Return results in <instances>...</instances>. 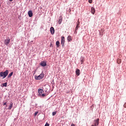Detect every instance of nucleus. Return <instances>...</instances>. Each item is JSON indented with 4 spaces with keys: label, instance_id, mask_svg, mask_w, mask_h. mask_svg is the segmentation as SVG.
Returning <instances> with one entry per match:
<instances>
[{
    "label": "nucleus",
    "instance_id": "1",
    "mask_svg": "<svg viewBox=\"0 0 126 126\" xmlns=\"http://www.w3.org/2000/svg\"><path fill=\"white\" fill-rule=\"evenodd\" d=\"M8 75V70H5V71L4 72H0V76H1V77H3L2 78L3 79L5 78Z\"/></svg>",
    "mask_w": 126,
    "mask_h": 126
},
{
    "label": "nucleus",
    "instance_id": "2",
    "mask_svg": "<svg viewBox=\"0 0 126 126\" xmlns=\"http://www.w3.org/2000/svg\"><path fill=\"white\" fill-rule=\"evenodd\" d=\"M35 78L36 80H40V79H43V78H44V74L41 73L38 76H35Z\"/></svg>",
    "mask_w": 126,
    "mask_h": 126
},
{
    "label": "nucleus",
    "instance_id": "3",
    "mask_svg": "<svg viewBox=\"0 0 126 126\" xmlns=\"http://www.w3.org/2000/svg\"><path fill=\"white\" fill-rule=\"evenodd\" d=\"M65 40H64V36H62L61 39V45L62 47H64V43Z\"/></svg>",
    "mask_w": 126,
    "mask_h": 126
},
{
    "label": "nucleus",
    "instance_id": "4",
    "mask_svg": "<svg viewBox=\"0 0 126 126\" xmlns=\"http://www.w3.org/2000/svg\"><path fill=\"white\" fill-rule=\"evenodd\" d=\"M10 42V38L6 39L4 40V44L5 45H6V46H7Z\"/></svg>",
    "mask_w": 126,
    "mask_h": 126
},
{
    "label": "nucleus",
    "instance_id": "5",
    "mask_svg": "<svg viewBox=\"0 0 126 126\" xmlns=\"http://www.w3.org/2000/svg\"><path fill=\"white\" fill-rule=\"evenodd\" d=\"M40 65H41V66H47V62L46 61H42L40 63Z\"/></svg>",
    "mask_w": 126,
    "mask_h": 126
},
{
    "label": "nucleus",
    "instance_id": "6",
    "mask_svg": "<svg viewBox=\"0 0 126 126\" xmlns=\"http://www.w3.org/2000/svg\"><path fill=\"white\" fill-rule=\"evenodd\" d=\"M99 121H100V120L99 119V118H98V119H96V120H95L94 121V126H98V125H99Z\"/></svg>",
    "mask_w": 126,
    "mask_h": 126
},
{
    "label": "nucleus",
    "instance_id": "7",
    "mask_svg": "<svg viewBox=\"0 0 126 126\" xmlns=\"http://www.w3.org/2000/svg\"><path fill=\"white\" fill-rule=\"evenodd\" d=\"M45 92H46L45 94H41V96L42 97H45V96H47V95H48L49 94V91H48V89H47V90H45Z\"/></svg>",
    "mask_w": 126,
    "mask_h": 126
},
{
    "label": "nucleus",
    "instance_id": "8",
    "mask_svg": "<svg viewBox=\"0 0 126 126\" xmlns=\"http://www.w3.org/2000/svg\"><path fill=\"white\" fill-rule=\"evenodd\" d=\"M75 73L77 76H79V75H80V70H79V69H76Z\"/></svg>",
    "mask_w": 126,
    "mask_h": 126
},
{
    "label": "nucleus",
    "instance_id": "9",
    "mask_svg": "<svg viewBox=\"0 0 126 126\" xmlns=\"http://www.w3.org/2000/svg\"><path fill=\"white\" fill-rule=\"evenodd\" d=\"M28 14L30 17H32L33 16V13H32V11H29L28 12Z\"/></svg>",
    "mask_w": 126,
    "mask_h": 126
},
{
    "label": "nucleus",
    "instance_id": "10",
    "mask_svg": "<svg viewBox=\"0 0 126 126\" xmlns=\"http://www.w3.org/2000/svg\"><path fill=\"white\" fill-rule=\"evenodd\" d=\"M63 22V17L60 16L59 18L58 23L59 24H62V22Z\"/></svg>",
    "mask_w": 126,
    "mask_h": 126
},
{
    "label": "nucleus",
    "instance_id": "11",
    "mask_svg": "<svg viewBox=\"0 0 126 126\" xmlns=\"http://www.w3.org/2000/svg\"><path fill=\"white\" fill-rule=\"evenodd\" d=\"M50 31H51V33L52 35L54 34V33H55V29L54 28V27H52L50 28Z\"/></svg>",
    "mask_w": 126,
    "mask_h": 126
},
{
    "label": "nucleus",
    "instance_id": "12",
    "mask_svg": "<svg viewBox=\"0 0 126 126\" xmlns=\"http://www.w3.org/2000/svg\"><path fill=\"white\" fill-rule=\"evenodd\" d=\"M12 107H13V103L12 102H10V105L9 106V110H11V109H12Z\"/></svg>",
    "mask_w": 126,
    "mask_h": 126
},
{
    "label": "nucleus",
    "instance_id": "13",
    "mask_svg": "<svg viewBox=\"0 0 126 126\" xmlns=\"http://www.w3.org/2000/svg\"><path fill=\"white\" fill-rule=\"evenodd\" d=\"M91 12L93 14L95 13V8H94L93 7L91 8Z\"/></svg>",
    "mask_w": 126,
    "mask_h": 126
},
{
    "label": "nucleus",
    "instance_id": "14",
    "mask_svg": "<svg viewBox=\"0 0 126 126\" xmlns=\"http://www.w3.org/2000/svg\"><path fill=\"white\" fill-rule=\"evenodd\" d=\"M67 40H68V42H70L71 41H72V39H71V36H68L67 37Z\"/></svg>",
    "mask_w": 126,
    "mask_h": 126
},
{
    "label": "nucleus",
    "instance_id": "15",
    "mask_svg": "<svg viewBox=\"0 0 126 126\" xmlns=\"http://www.w3.org/2000/svg\"><path fill=\"white\" fill-rule=\"evenodd\" d=\"M56 45L57 48H59V47H60V41H57L56 43Z\"/></svg>",
    "mask_w": 126,
    "mask_h": 126
},
{
    "label": "nucleus",
    "instance_id": "16",
    "mask_svg": "<svg viewBox=\"0 0 126 126\" xmlns=\"http://www.w3.org/2000/svg\"><path fill=\"white\" fill-rule=\"evenodd\" d=\"M43 92L44 91L42 89L38 90V93L39 94H40V95H41V94H42V93H43Z\"/></svg>",
    "mask_w": 126,
    "mask_h": 126
},
{
    "label": "nucleus",
    "instance_id": "17",
    "mask_svg": "<svg viewBox=\"0 0 126 126\" xmlns=\"http://www.w3.org/2000/svg\"><path fill=\"white\" fill-rule=\"evenodd\" d=\"M117 63L120 64V63H122V60L120 59H118L117 60Z\"/></svg>",
    "mask_w": 126,
    "mask_h": 126
},
{
    "label": "nucleus",
    "instance_id": "18",
    "mask_svg": "<svg viewBox=\"0 0 126 126\" xmlns=\"http://www.w3.org/2000/svg\"><path fill=\"white\" fill-rule=\"evenodd\" d=\"M13 74V72H11L8 75V78H9V77H11Z\"/></svg>",
    "mask_w": 126,
    "mask_h": 126
},
{
    "label": "nucleus",
    "instance_id": "19",
    "mask_svg": "<svg viewBox=\"0 0 126 126\" xmlns=\"http://www.w3.org/2000/svg\"><path fill=\"white\" fill-rule=\"evenodd\" d=\"M3 87H6L7 86V83H4L2 84Z\"/></svg>",
    "mask_w": 126,
    "mask_h": 126
},
{
    "label": "nucleus",
    "instance_id": "20",
    "mask_svg": "<svg viewBox=\"0 0 126 126\" xmlns=\"http://www.w3.org/2000/svg\"><path fill=\"white\" fill-rule=\"evenodd\" d=\"M78 28H79V23L76 25L75 30H78Z\"/></svg>",
    "mask_w": 126,
    "mask_h": 126
},
{
    "label": "nucleus",
    "instance_id": "21",
    "mask_svg": "<svg viewBox=\"0 0 126 126\" xmlns=\"http://www.w3.org/2000/svg\"><path fill=\"white\" fill-rule=\"evenodd\" d=\"M84 62V58L83 57L81 58V64L83 63V62Z\"/></svg>",
    "mask_w": 126,
    "mask_h": 126
},
{
    "label": "nucleus",
    "instance_id": "22",
    "mask_svg": "<svg viewBox=\"0 0 126 126\" xmlns=\"http://www.w3.org/2000/svg\"><path fill=\"white\" fill-rule=\"evenodd\" d=\"M57 113H58V111H55L52 113V116H55V115L57 114Z\"/></svg>",
    "mask_w": 126,
    "mask_h": 126
},
{
    "label": "nucleus",
    "instance_id": "23",
    "mask_svg": "<svg viewBox=\"0 0 126 126\" xmlns=\"http://www.w3.org/2000/svg\"><path fill=\"white\" fill-rule=\"evenodd\" d=\"M38 113H39V112H38V111L36 112L34 114V117H36V116H37V115H38Z\"/></svg>",
    "mask_w": 126,
    "mask_h": 126
},
{
    "label": "nucleus",
    "instance_id": "24",
    "mask_svg": "<svg viewBox=\"0 0 126 126\" xmlns=\"http://www.w3.org/2000/svg\"><path fill=\"white\" fill-rule=\"evenodd\" d=\"M44 87H45V89L46 88H49V86L48 85H44Z\"/></svg>",
    "mask_w": 126,
    "mask_h": 126
},
{
    "label": "nucleus",
    "instance_id": "25",
    "mask_svg": "<svg viewBox=\"0 0 126 126\" xmlns=\"http://www.w3.org/2000/svg\"><path fill=\"white\" fill-rule=\"evenodd\" d=\"M93 0H89V3H92Z\"/></svg>",
    "mask_w": 126,
    "mask_h": 126
},
{
    "label": "nucleus",
    "instance_id": "26",
    "mask_svg": "<svg viewBox=\"0 0 126 126\" xmlns=\"http://www.w3.org/2000/svg\"><path fill=\"white\" fill-rule=\"evenodd\" d=\"M50 124L49 123H46L44 126H49Z\"/></svg>",
    "mask_w": 126,
    "mask_h": 126
},
{
    "label": "nucleus",
    "instance_id": "27",
    "mask_svg": "<svg viewBox=\"0 0 126 126\" xmlns=\"http://www.w3.org/2000/svg\"><path fill=\"white\" fill-rule=\"evenodd\" d=\"M124 108H126V102L124 105Z\"/></svg>",
    "mask_w": 126,
    "mask_h": 126
},
{
    "label": "nucleus",
    "instance_id": "28",
    "mask_svg": "<svg viewBox=\"0 0 126 126\" xmlns=\"http://www.w3.org/2000/svg\"><path fill=\"white\" fill-rule=\"evenodd\" d=\"M78 23H79V24H80V22H79V20H78V21H77V24H78Z\"/></svg>",
    "mask_w": 126,
    "mask_h": 126
},
{
    "label": "nucleus",
    "instance_id": "29",
    "mask_svg": "<svg viewBox=\"0 0 126 126\" xmlns=\"http://www.w3.org/2000/svg\"><path fill=\"white\" fill-rule=\"evenodd\" d=\"M71 126H75V125L74 124H72L71 125Z\"/></svg>",
    "mask_w": 126,
    "mask_h": 126
},
{
    "label": "nucleus",
    "instance_id": "30",
    "mask_svg": "<svg viewBox=\"0 0 126 126\" xmlns=\"http://www.w3.org/2000/svg\"><path fill=\"white\" fill-rule=\"evenodd\" d=\"M6 105V102H4V103H3V106H4V105Z\"/></svg>",
    "mask_w": 126,
    "mask_h": 126
},
{
    "label": "nucleus",
    "instance_id": "31",
    "mask_svg": "<svg viewBox=\"0 0 126 126\" xmlns=\"http://www.w3.org/2000/svg\"><path fill=\"white\" fill-rule=\"evenodd\" d=\"M9 1H12L13 0H9Z\"/></svg>",
    "mask_w": 126,
    "mask_h": 126
},
{
    "label": "nucleus",
    "instance_id": "32",
    "mask_svg": "<svg viewBox=\"0 0 126 126\" xmlns=\"http://www.w3.org/2000/svg\"><path fill=\"white\" fill-rule=\"evenodd\" d=\"M92 126H94V125H92Z\"/></svg>",
    "mask_w": 126,
    "mask_h": 126
}]
</instances>
